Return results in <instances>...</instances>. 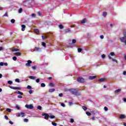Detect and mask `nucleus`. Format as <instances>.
<instances>
[{"mask_svg": "<svg viewBox=\"0 0 126 126\" xmlns=\"http://www.w3.org/2000/svg\"><path fill=\"white\" fill-rule=\"evenodd\" d=\"M21 116V113H18L17 117H20Z\"/></svg>", "mask_w": 126, "mask_h": 126, "instance_id": "obj_57", "label": "nucleus"}, {"mask_svg": "<svg viewBox=\"0 0 126 126\" xmlns=\"http://www.w3.org/2000/svg\"><path fill=\"white\" fill-rule=\"evenodd\" d=\"M34 31H35V32L37 34H38V33H39V30H38V29H34Z\"/></svg>", "mask_w": 126, "mask_h": 126, "instance_id": "obj_30", "label": "nucleus"}, {"mask_svg": "<svg viewBox=\"0 0 126 126\" xmlns=\"http://www.w3.org/2000/svg\"><path fill=\"white\" fill-rule=\"evenodd\" d=\"M3 17L4 16H7V12H6L3 15Z\"/></svg>", "mask_w": 126, "mask_h": 126, "instance_id": "obj_58", "label": "nucleus"}, {"mask_svg": "<svg viewBox=\"0 0 126 126\" xmlns=\"http://www.w3.org/2000/svg\"><path fill=\"white\" fill-rule=\"evenodd\" d=\"M19 51V49L15 48L12 50V52H18Z\"/></svg>", "mask_w": 126, "mask_h": 126, "instance_id": "obj_19", "label": "nucleus"}, {"mask_svg": "<svg viewBox=\"0 0 126 126\" xmlns=\"http://www.w3.org/2000/svg\"><path fill=\"white\" fill-rule=\"evenodd\" d=\"M110 55H111L112 57H114V56H115V53H114V52H111V53H110Z\"/></svg>", "mask_w": 126, "mask_h": 126, "instance_id": "obj_46", "label": "nucleus"}, {"mask_svg": "<svg viewBox=\"0 0 126 126\" xmlns=\"http://www.w3.org/2000/svg\"><path fill=\"white\" fill-rule=\"evenodd\" d=\"M4 65H5V66H7V65H8L7 63H4Z\"/></svg>", "mask_w": 126, "mask_h": 126, "instance_id": "obj_61", "label": "nucleus"}, {"mask_svg": "<svg viewBox=\"0 0 126 126\" xmlns=\"http://www.w3.org/2000/svg\"><path fill=\"white\" fill-rule=\"evenodd\" d=\"M35 16H36V15H35V14L32 13V17L34 18V17H35Z\"/></svg>", "mask_w": 126, "mask_h": 126, "instance_id": "obj_49", "label": "nucleus"}, {"mask_svg": "<svg viewBox=\"0 0 126 126\" xmlns=\"http://www.w3.org/2000/svg\"><path fill=\"white\" fill-rule=\"evenodd\" d=\"M77 80L78 82H79L80 83H84V82H85V79L81 77L78 78Z\"/></svg>", "mask_w": 126, "mask_h": 126, "instance_id": "obj_3", "label": "nucleus"}, {"mask_svg": "<svg viewBox=\"0 0 126 126\" xmlns=\"http://www.w3.org/2000/svg\"><path fill=\"white\" fill-rule=\"evenodd\" d=\"M82 109H83V110L84 111H86V110H87V107H86V106H82Z\"/></svg>", "mask_w": 126, "mask_h": 126, "instance_id": "obj_28", "label": "nucleus"}, {"mask_svg": "<svg viewBox=\"0 0 126 126\" xmlns=\"http://www.w3.org/2000/svg\"><path fill=\"white\" fill-rule=\"evenodd\" d=\"M36 82L37 83H39V82H40V79L38 78L36 80Z\"/></svg>", "mask_w": 126, "mask_h": 126, "instance_id": "obj_45", "label": "nucleus"}, {"mask_svg": "<svg viewBox=\"0 0 126 126\" xmlns=\"http://www.w3.org/2000/svg\"><path fill=\"white\" fill-rule=\"evenodd\" d=\"M104 109L105 112H107V111H108V107L105 106Z\"/></svg>", "mask_w": 126, "mask_h": 126, "instance_id": "obj_42", "label": "nucleus"}, {"mask_svg": "<svg viewBox=\"0 0 126 126\" xmlns=\"http://www.w3.org/2000/svg\"><path fill=\"white\" fill-rule=\"evenodd\" d=\"M25 28H26V26L25 25H22V31H25Z\"/></svg>", "mask_w": 126, "mask_h": 126, "instance_id": "obj_10", "label": "nucleus"}, {"mask_svg": "<svg viewBox=\"0 0 126 126\" xmlns=\"http://www.w3.org/2000/svg\"><path fill=\"white\" fill-rule=\"evenodd\" d=\"M126 118V116L125 115H121L120 116V119H121V120H123Z\"/></svg>", "mask_w": 126, "mask_h": 126, "instance_id": "obj_13", "label": "nucleus"}, {"mask_svg": "<svg viewBox=\"0 0 126 126\" xmlns=\"http://www.w3.org/2000/svg\"><path fill=\"white\" fill-rule=\"evenodd\" d=\"M11 23L13 24L15 23V20H14V19H12L11 20Z\"/></svg>", "mask_w": 126, "mask_h": 126, "instance_id": "obj_32", "label": "nucleus"}, {"mask_svg": "<svg viewBox=\"0 0 126 126\" xmlns=\"http://www.w3.org/2000/svg\"><path fill=\"white\" fill-rule=\"evenodd\" d=\"M24 122H25V123H27V122H28V119L25 118V119H24Z\"/></svg>", "mask_w": 126, "mask_h": 126, "instance_id": "obj_52", "label": "nucleus"}, {"mask_svg": "<svg viewBox=\"0 0 126 126\" xmlns=\"http://www.w3.org/2000/svg\"><path fill=\"white\" fill-rule=\"evenodd\" d=\"M4 118L5 119V120H8V117H7V116H4Z\"/></svg>", "mask_w": 126, "mask_h": 126, "instance_id": "obj_59", "label": "nucleus"}, {"mask_svg": "<svg viewBox=\"0 0 126 126\" xmlns=\"http://www.w3.org/2000/svg\"><path fill=\"white\" fill-rule=\"evenodd\" d=\"M86 22V19H84L83 20L81 21V24H83V23H85Z\"/></svg>", "mask_w": 126, "mask_h": 126, "instance_id": "obj_21", "label": "nucleus"}, {"mask_svg": "<svg viewBox=\"0 0 126 126\" xmlns=\"http://www.w3.org/2000/svg\"><path fill=\"white\" fill-rule=\"evenodd\" d=\"M13 61H17V58H16V57L14 56L13 57Z\"/></svg>", "mask_w": 126, "mask_h": 126, "instance_id": "obj_38", "label": "nucleus"}, {"mask_svg": "<svg viewBox=\"0 0 126 126\" xmlns=\"http://www.w3.org/2000/svg\"><path fill=\"white\" fill-rule=\"evenodd\" d=\"M73 103L72 102H69V106H72L73 105Z\"/></svg>", "mask_w": 126, "mask_h": 126, "instance_id": "obj_53", "label": "nucleus"}, {"mask_svg": "<svg viewBox=\"0 0 126 126\" xmlns=\"http://www.w3.org/2000/svg\"><path fill=\"white\" fill-rule=\"evenodd\" d=\"M32 3H34V0H25L23 1V5L28 7H32Z\"/></svg>", "mask_w": 126, "mask_h": 126, "instance_id": "obj_1", "label": "nucleus"}, {"mask_svg": "<svg viewBox=\"0 0 126 126\" xmlns=\"http://www.w3.org/2000/svg\"><path fill=\"white\" fill-rule=\"evenodd\" d=\"M9 88H11V89H14V90H21V88L19 87H12L11 86H9Z\"/></svg>", "mask_w": 126, "mask_h": 126, "instance_id": "obj_4", "label": "nucleus"}, {"mask_svg": "<svg viewBox=\"0 0 126 126\" xmlns=\"http://www.w3.org/2000/svg\"><path fill=\"white\" fill-rule=\"evenodd\" d=\"M86 115H87V116H89L90 115H91V113L89 112H86Z\"/></svg>", "mask_w": 126, "mask_h": 126, "instance_id": "obj_43", "label": "nucleus"}, {"mask_svg": "<svg viewBox=\"0 0 126 126\" xmlns=\"http://www.w3.org/2000/svg\"><path fill=\"white\" fill-rule=\"evenodd\" d=\"M9 124H10V125H13V123L12 121H10L9 122Z\"/></svg>", "mask_w": 126, "mask_h": 126, "instance_id": "obj_62", "label": "nucleus"}, {"mask_svg": "<svg viewBox=\"0 0 126 126\" xmlns=\"http://www.w3.org/2000/svg\"><path fill=\"white\" fill-rule=\"evenodd\" d=\"M18 98H19V99H22V96L21 95H18Z\"/></svg>", "mask_w": 126, "mask_h": 126, "instance_id": "obj_54", "label": "nucleus"}, {"mask_svg": "<svg viewBox=\"0 0 126 126\" xmlns=\"http://www.w3.org/2000/svg\"><path fill=\"white\" fill-rule=\"evenodd\" d=\"M0 65L1 66H3V65H4V63L3 62L0 63Z\"/></svg>", "mask_w": 126, "mask_h": 126, "instance_id": "obj_48", "label": "nucleus"}, {"mask_svg": "<svg viewBox=\"0 0 126 126\" xmlns=\"http://www.w3.org/2000/svg\"><path fill=\"white\" fill-rule=\"evenodd\" d=\"M42 116H44L45 120H49V118L50 117V115L47 113H43Z\"/></svg>", "mask_w": 126, "mask_h": 126, "instance_id": "obj_6", "label": "nucleus"}, {"mask_svg": "<svg viewBox=\"0 0 126 126\" xmlns=\"http://www.w3.org/2000/svg\"><path fill=\"white\" fill-rule=\"evenodd\" d=\"M76 43V39H72L71 44H75Z\"/></svg>", "mask_w": 126, "mask_h": 126, "instance_id": "obj_23", "label": "nucleus"}, {"mask_svg": "<svg viewBox=\"0 0 126 126\" xmlns=\"http://www.w3.org/2000/svg\"><path fill=\"white\" fill-rule=\"evenodd\" d=\"M121 91H122V89H118L115 90V93H119V92H121Z\"/></svg>", "mask_w": 126, "mask_h": 126, "instance_id": "obj_16", "label": "nucleus"}, {"mask_svg": "<svg viewBox=\"0 0 126 126\" xmlns=\"http://www.w3.org/2000/svg\"><path fill=\"white\" fill-rule=\"evenodd\" d=\"M46 87V84L45 83H42L41 84V87Z\"/></svg>", "mask_w": 126, "mask_h": 126, "instance_id": "obj_25", "label": "nucleus"}, {"mask_svg": "<svg viewBox=\"0 0 126 126\" xmlns=\"http://www.w3.org/2000/svg\"><path fill=\"white\" fill-rule=\"evenodd\" d=\"M112 61H113V62H117V60H116V59H112Z\"/></svg>", "mask_w": 126, "mask_h": 126, "instance_id": "obj_63", "label": "nucleus"}, {"mask_svg": "<svg viewBox=\"0 0 126 126\" xmlns=\"http://www.w3.org/2000/svg\"><path fill=\"white\" fill-rule=\"evenodd\" d=\"M30 79H32V80H35V78H37V77H36V76H31L29 77Z\"/></svg>", "mask_w": 126, "mask_h": 126, "instance_id": "obj_12", "label": "nucleus"}, {"mask_svg": "<svg viewBox=\"0 0 126 126\" xmlns=\"http://www.w3.org/2000/svg\"><path fill=\"white\" fill-rule=\"evenodd\" d=\"M22 10H23V9H22V8H20L18 10L19 13H21V12H22Z\"/></svg>", "mask_w": 126, "mask_h": 126, "instance_id": "obj_24", "label": "nucleus"}, {"mask_svg": "<svg viewBox=\"0 0 126 126\" xmlns=\"http://www.w3.org/2000/svg\"><path fill=\"white\" fill-rule=\"evenodd\" d=\"M27 88H28V89L31 90V89H32V87H31V86H28Z\"/></svg>", "mask_w": 126, "mask_h": 126, "instance_id": "obj_39", "label": "nucleus"}, {"mask_svg": "<svg viewBox=\"0 0 126 126\" xmlns=\"http://www.w3.org/2000/svg\"><path fill=\"white\" fill-rule=\"evenodd\" d=\"M70 29H67L66 30H64V33L66 34V33H69V32H70Z\"/></svg>", "mask_w": 126, "mask_h": 126, "instance_id": "obj_11", "label": "nucleus"}, {"mask_svg": "<svg viewBox=\"0 0 126 126\" xmlns=\"http://www.w3.org/2000/svg\"><path fill=\"white\" fill-rule=\"evenodd\" d=\"M32 69L35 70V69H36V68H37V66H33L32 67Z\"/></svg>", "mask_w": 126, "mask_h": 126, "instance_id": "obj_51", "label": "nucleus"}, {"mask_svg": "<svg viewBox=\"0 0 126 126\" xmlns=\"http://www.w3.org/2000/svg\"><path fill=\"white\" fill-rule=\"evenodd\" d=\"M59 97H63V93L59 94Z\"/></svg>", "mask_w": 126, "mask_h": 126, "instance_id": "obj_56", "label": "nucleus"}, {"mask_svg": "<svg viewBox=\"0 0 126 126\" xmlns=\"http://www.w3.org/2000/svg\"><path fill=\"white\" fill-rule=\"evenodd\" d=\"M15 82L19 83V82H20V80H19V79H16Z\"/></svg>", "mask_w": 126, "mask_h": 126, "instance_id": "obj_36", "label": "nucleus"}, {"mask_svg": "<svg viewBox=\"0 0 126 126\" xmlns=\"http://www.w3.org/2000/svg\"><path fill=\"white\" fill-rule=\"evenodd\" d=\"M21 115H22V117L23 118V117H24V116H25V113L24 112H21Z\"/></svg>", "mask_w": 126, "mask_h": 126, "instance_id": "obj_29", "label": "nucleus"}, {"mask_svg": "<svg viewBox=\"0 0 126 126\" xmlns=\"http://www.w3.org/2000/svg\"><path fill=\"white\" fill-rule=\"evenodd\" d=\"M101 57L102 59H105V58H106V55H105L104 54H103L101 55Z\"/></svg>", "mask_w": 126, "mask_h": 126, "instance_id": "obj_44", "label": "nucleus"}, {"mask_svg": "<svg viewBox=\"0 0 126 126\" xmlns=\"http://www.w3.org/2000/svg\"><path fill=\"white\" fill-rule=\"evenodd\" d=\"M100 39H104V36L101 35L100 36Z\"/></svg>", "mask_w": 126, "mask_h": 126, "instance_id": "obj_60", "label": "nucleus"}, {"mask_svg": "<svg viewBox=\"0 0 126 126\" xmlns=\"http://www.w3.org/2000/svg\"><path fill=\"white\" fill-rule=\"evenodd\" d=\"M51 123H52V125H53L54 126H57V123H54L53 122H52Z\"/></svg>", "mask_w": 126, "mask_h": 126, "instance_id": "obj_37", "label": "nucleus"}, {"mask_svg": "<svg viewBox=\"0 0 126 126\" xmlns=\"http://www.w3.org/2000/svg\"><path fill=\"white\" fill-rule=\"evenodd\" d=\"M49 86H50V87H54V86H55V85H54L53 83H50L49 84Z\"/></svg>", "mask_w": 126, "mask_h": 126, "instance_id": "obj_26", "label": "nucleus"}, {"mask_svg": "<svg viewBox=\"0 0 126 126\" xmlns=\"http://www.w3.org/2000/svg\"><path fill=\"white\" fill-rule=\"evenodd\" d=\"M49 118L50 119H55V117L54 115H51V116H49Z\"/></svg>", "mask_w": 126, "mask_h": 126, "instance_id": "obj_33", "label": "nucleus"}, {"mask_svg": "<svg viewBox=\"0 0 126 126\" xmlns=\"http://www.w3.org/2000/svg\"><path fill=\"white\" fill-rule=\"evenodd\" d=\"M42 46H43V47H46V43L42 42Z\"/></svg>", "mask_w": 126, "mask_h": 126, "instance_id": "obj_41", "label": "nucleus"}, {"mask_svg": "<svg viewBox=\"0 0 126 126\" xmlns=\"http://www.w3.org/2000/svg\"><path fill=\"white\" fill-rule=\"evenodd\" d=\"M59 28L60 29H63V26L62 24L59 25Z\"/></svg>", "mask_w": 126, "mask_h": 126, "instance_id": "obj_20", "label": "nucleus"}, {"mask_svg": "<svg viewBox=\"0 0 126 126\" xmlns=\"http://www.w3.org/2000/svg\"><path fill=\"white\" fill-rule=\"evenodd\" d=\"M29 93H30V94H32L33 93V91H32V90H30L29 91Z\"/></svg>", "mask_w": 126, "mask_h": 126, "instance_id": "obj_47", "label": "nucleus"}, {"mask_svg": "<svg viewBox=\"0 0 126 126\" xmlns=\"http://www.w3.org/2000/svg\"><path fill=\"white\" fill-rule=\"evenodd\" d=\"M70 123H74V120L72 118L70 119Z\"/></svg>", "mask_w": 126, "mask_h": 126, "instance_id": "obj_40", "label": "nucleus"}, {"mask_svg": "<svg viewBox=\"0 0 126 126\" xmlns=\"http://www.w3.org/2000/svg\"><path fill=\"white\" fill-rule=\"evenodd\" d=\"M82 51V49H81V48H78V53H81Z\"/></svg>", "mask_w": 126, "mask_h": 126, "instance_id": "obj_35", "label": "nucleus"}, {"mask_svg": "<svg viewBox=\"0 0 126 126\" xmlns=\"http://www.w3.org/2000/svg\"><path fill=\"white\" fill-rule=\"evenodd\" d=\"M61 106H62V107H65V104H64V103H62Z\"/></svg>", "mask_w": 126, "mask_h": 126, "instance_id": "obj_50", "label": "nucleus"}, {"mask_svg": "<svg viewBox=\"0 0 126 126\" xmlns=\"http://www.w3.org/2000/svg\"><path fill=\"white\" fill-rule=\"evenodd\" d=\"M25 107L27 109H30V110H32V109L34 108V106L32 104H30V105L26 104L25 105Z\"/></svg>", "mask_w": 126, "mask_h": 126, "instance_id": "obj_5", "label": "nucleus"}, {"mask_svg": "<svg viewBox=\"0 0 126 126\" xmlns=\"http://www.w3.org/2000/svg\"><path fill=\"white\" fill-rule=\"evenodd\" d=\"M33 51L34 52H41L42 51V48L40 47H35Z\"/></svg>", "mask_w": 126, "mask_h": 126, "instance_id": "obj_7", "label": "nucleus"}, {"mask_svg": "<svg viewBox=\"0 0 126 126\" xmlns=\"http://www.w3.org/2000/svg\"><path fill=\"white\" fill-rule=\"evenodd\" d=\"M123 74H124V75H126V71H124L123 72Z\"/></svg>", "mask_w": 126, "mask_h": 126, "instance_id": "obj_64", "label": "nucleus"}, {"mask_svg": "<svg viewBox=\"0 0 126 126\" xmlns=\"http://www.w3.org/2000/svg\"><path fill=\"white\" fill-rule=\"evenodd\" d=\"M55 89H50L49 90V93H52V92H54L55 91Z\"/></svg>", "mask_w": 126, "mask_h": 126, "instance_id": "obj_17", "label": "nucleus"}, {"mask_svg": "<svg viewBox=\"0 0 126 126\" xmlns=\"http://www.w3.org/2000/svg\"><path fill=\"white\" fill-rule=\"evenodd\" d=\"M105 79H106L105 78H101V79H99L98 81H100V82H103L105 81Z\"/></svg>", "mask_w": 126, "mask_h": 126, "instance_id": "obj_18", "label": "nucleus"}, {"mask_svg": "<svg viewBox=\"0 0 126 126\" xmlns=\"http://www.w3.org/2000/svg\"><path fill=\"white\" fill-rule=\"evenodd\" d=\"M15 56H17V57H19L20 56H21V53L19 52H17L15 53Z\"/></svg>", "mask_w": 126, "mask_h": 126, "instance_id": "obj_15", "label": "nucleus"}, {"mask_svg": "<svg viewBox=\"0 0 126 126\" xmlns=\"http://www.w3.org/2000/svg\"><path fill=\"white\" fill-rule=\"evenodd\" d=\"M27 63H26V66H31V63H32V61L31 60H28L27 61Z\"/></svg>", "mask_w": 126, "mask_h": 126, "instance_id": "obj_8", "label": "nucleus"}, {"mask_svg": "<svg viewBox=\"0 0 126 126\" xmlns=\"http://www.w3.org/2000/svg\"><path fill=\"white\" fill-rule=\"evenodd\" d=\"M7 83H8V84H9V85H11V84H12V83H13V82L11 81H8Z\"/></svg>", "mask_w": 126, "mask_h": 126, "instance_id": "obj_27", "label": "nucleus"}, {"mask_svg": "<svg viewBox=\"0 0 126 126\" xmlns=\"http://www.w3.org/2000/svg\"><path fill=\"white\" fill-rule=\"evenodd\" d=\"M107 13L106 12H103V16L104 17H106V16H107Z\"/></svg>", "mask_w": 126, "mask_h": 126, "instance_id": "obj_22", "label": "nucleus"}, {"mask_svg": "<svg viewBox=\"0 0 126 126\" xmlns=\"http://www.w3.org/2000/svg\"><path fill=\"white\" fill-rule=\"evenodd\" d=\"M16 108H17V109L18 110H20V107L19 106H18V105H17V106H16Z\"/></svg>", "mask_w": 126, "mask_h": 126, "instance_id": "obj_55", "label": "nucleus"}, {"mask_svg": "<svg viewBox=\"0 0 126 126\" xmlns=\"http://www.w3.org/2000/svg\"><path fill=\"white\" fill-rule=\"evenodd\" d=\"M37 109L38 110H42V106H40V105H38L37 106Z\"/></svg>", "mask_w": 126, "mask_h": 126, "instance_id": "obj_34", "label": "nucleus"}, {"mask_svg": "<svg viewBox=\"0 0 126 126\" xmlns=\"http://www.w3.org/2000/svg\"><path fill=\"white\" fill-rule=\"evenodd\" d=\"M70 92H71L72 94L76 95V96H80L81 95L80 93L78 92V91L75 89H71L70 90Z\"/></svg>", "mask_w": 126, "mask_h": 126, "instance_id": "obj_2", "label": "nucleus"}, {"mask_svg": "<svg viewBox=\"0 0 126 126\" xmlns=\"http://www.w3.org/2000/svg\"><path fill=\"white\" fill-rule=\"evenodd\" d=\"M16 93L17 94H19L20 95H23V93H22V92H20V91H17V92H16Z\"/></svg>", "mask_w": 126, "mask_h": 126, "instance_id": "obj_14", "label": "nucleus"}, {"mask_svg": "<svg viewBox=\"0 0 126 126\" xmlns=\"http://www.w3.org/2000/svg\"><path fill=\"white\" fill-rule=\"evenodd\" d=\"M95 78H96V76H91L89 77L90 80H93V79H95Z\"/></svg>", "mask_w": 126, "mask_h": 126, "instance_id": "obj_9", "label": "nucleus"}, {"mask_svg": "<svg viewBox=\"0 0 126 126\" xmlns=\"http://www.w3.org/2000/svg\"><path fill=\"white\" fill-rule=\"evenodd\" d=\"M7 112L10 113L11 112V109L10 108H6Z\"/></svg>", "mask_w": 126, "mask_h": 126, "instance_id": "obj_31", "label": "nucleus"}]
</instances>
